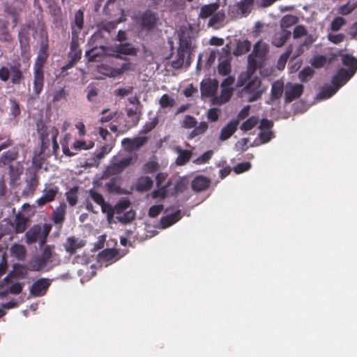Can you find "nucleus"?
I'll list each match as a JSON object with an SVG mask.
<instances>
[{
	"label": "nucleus",
	"instance_id": "nucleus-11",
	"mask_svg": "<svg viewBox=\"0 0 357 357\" xmlns=\"http://www.w3.org/2000/svg\"><path fill=\"white\" fill-rule=\"evenodd\" d=\"M304 86L301 84H289L287 85L284 92V102L289 103L298 98L303 93Z\"/></svg>",
	"mask_w": 357,
	"mask_h": 357
},
{
	"label": "nucleus",
	"instance_id": "nucleus-1",
	"mask_svg": "<svg viewBox=\"0 0 357 357\" xmlns=\"http://www.w3.org/2000/svg\"><path fill=\"white\" fill-rule=\"evenodd\" d=\"M269 51V46L266 43L258 41L253 47L252 52L248 56V68L245 73H241L240 83L242 84V78L245 79L250 77L258 68L264 66V61Z\"/></svg>",
	"mask_w": 357,
	"mask_h": 357
},
{
	"label": "nucleus",
	"instance_id": "nucleus-39",
	"mask_svg": "<svg viewBox=\"0 0 357 357\" xmlns=\"http://www.w3.org/2000/svg\"><path fill=\"white\" fill-rule=\"evenodd\" d=\"M117 52L126 55H136L137 49L130 43H124L117 47Z\"/></svg>",
	"mask_w": 357,
	"mask_h": 357
},
{
	"label": "nucleus",
	"instance_id": "nucleus-42",
	"mask_svg": "<svg viewBox=\"0 0 357 357\" xmlns=\"http://www.w3.org/2000/svg\"><path fill=\"white\" fill-rule=\"evenodd\" d=\"M208 123L205 121L201 122L197 126H195L194 129L190 132L188 135V139H192L195 137L204 134L208 129Z\"/></svg>",
	"mask_w": 357,
	"mask_h": 357
},
{
	"label": "nucleus",
	"instance_id": "nucleus-34",
	"mask_svg": "<svg viewBox=\"0 0 357 357\" xmlns=\"http://www.w3.org/2000/svg\"><path fill=\"white\" fill-rule=\"evenodd\" d=\"M27 269L24 265L15 264L13 266V270L5 278V280H7L8 277L11 278H24L27 275Z\"/></svg>",
	"mask_w": 357,
	"mask_h": 357
},
{
	"label": "nucleus",
	"instance_id": "nucleus-18",
	"mask_svg": "<svg viewBox=\"0 0 357 357\" xmlns=\"http://www.w3.org/2000/svg\"><path fill=\"white\" fill-rule=\"evenodd\" d=\"M173 151L178 154L175 160V163L178 166H183L186 165L192 156V151L184 150L180 146H175Z\"/></svg>",
	"mask_w": 357,
	"mask_h": 357
},
{
	"label": "nucleus",
	"instance_id": "nucleus-52",
	"mask_svg": "<svg viewBox=\"0 0 357 357\" xmlns=\"http://www.w3.org/2000/svg\"><path fill=\"white\" fill-rule=\"evenodd\" d=\"M130 206V202L128 199L125 198L121 200H120L119 202H117L114 207V211L116 214H121L126 211L127 208H128Z\"/></svg>",
	"mask_w": 357,
	"mask_h": 357
},
{
	"label": "nucleus",
	"instance_id": "nucleus-2",
	"mask_svg": "<svg viewBox=\"0 0 357 357\" xmlns=\"http://www.w3.org/2000/svg\"><path fill=\"white\" fill-rule=\"evenodd\" d=\"M132 20L139 31L147 34L153 32L158 27L160 19L158 13L151 9H146L133 16Z\"/></svg>",
	"mask_w": 357,
	"mask_h": 357
},
{
	"label": "nucleus",
	"instance_id": "nucleus-51",
	"mask_svg": "<svg viewBox=\"0 0 357 357\" xmlns=\"http://www.w3.org/2000/svg\"><path fill=\"white\" fill-rule=\"evenodd\" d=\"M159 104L161 108L173 107L176 104V101L174 98L165 93L160 98Z\"/></svg>",
	"mask_w": 357,
	"mask_h": 357
},
{
	"label": "nucleus",
	"instance_id": "nucleus-10",
	"mask_svg": "<svg viewBox=\"0 0 357 357\" xmlns=\"http://www.w3.org/2000/svg\"><path fill=\"white\" fill-rule=\"evenodd\" d=\"M178 47L189 52V57L192 54L194 47L192 46V32L190 30H181L178 34Z\"/></svg>",
	"mask_w": 357,
	"mask_h": 357
},
{
	"label": "nucleus",
	"instance_id": "nucleus-20",
	"mask_svg": "<svg viewBox=\"0 0 357 357\" xmlns=\"http://www.w3.org/2000/svg\"><path fill=\"white\" fill-rule=\"evenodd\" d=\"M284 91V83L281 80H277L272 84L271 90V96L269 100L266 101V103L271 104V102L279 100Z\"/></svg>",
	"mask_w": 357,
	"mask_h": 357
},
{
	"label": "nucleus",
	"instance_id": "nucleus-5",
	"mask_svg": "<svg viewBox=\"0 0 357 357\" xmlns=\"http://www.w3.org/2000/svg\"><path fill=\"white\" fill-rule=\"evenodd\" d=\"M132 162L131 156L124 157L121 159L114 158L109 165L103 172L102 178H107L112 176H116L123 172Z\"/></svg>",
	"mask_w": 357,
	"mask_h": 357
},
{
	"label": "nucleus",
	"instance_id": "nucleus-19",
	"mask_svg": "<svg viewBox=\"0 0 357 357\" xmlns=\"http://www.w3.org/2000/svg\"><path fill=\"white\" fill-rule=\"evenodd\" d=\"M238 124V119H234L230 121L225 126L222 128L219 137L220 140L225 141L228 139L236 131Z\"/></svg>",
	"mask_w": 357,
	"mask_h": 357
},
{
	"label": "nucleus",
	"instance_id": "nucleus-27",
	"mask_svg": "<svg viewBox=\"0 0 357 357\" xmlns=\"http://www.w3.org/2000/svg\"><path fill=\"white\" fill-rule=\"evenodd\" d=\"M11 79L13 84H20L24 78L23 73L21 70V64L17 62L10 67Z\"/></svg>",
	"mask_w": 357,
	"mask_h": 357
},
{
	"label": "nucleus",
	"instance_id": "nucleus-53",
	"mask_svg": "<svg viewBox=\"0 0 357 357\" xmlns=\"http://www.w3.org/2000/svg\"><path fill=\"white\" fill-rule=\"evenodd\" d=\"M94 146V142H89L87 144L84 140H75L73 144V149L75 151L88 150L92 149Z\"/></svg>",
	"mask_w": 357,
	"mask_h": 357
},
{
	"label": "nucleus",
	"instance_id": "nucleus-60",
	"mask_svg": "<svg viewBox=\"0 0 357 357\" xmlns=\"http://www.w3.org/2000/svg\"><path fill=\"white\" fill-rule=\"evenodd\" d=\"M196 119L191 115H186L181 123V126L183 128L190 129L193 128L197 125Z\"/></svg>",
	"mask_w": 357,
	"mask_h": 357
},
{
	"label": "nucleus",
	"instance_id": "nucleus-54",
	"mask_svg": "<svg viewBox=\"0 0 357 357\" xmlns=\"http://www.w3.org/2000/svg\"><path fill=\"white\" fill-rule=\"evenodd\" d=\"M47 58L45 56L38 54L33 66V72L44 73L43 67Z\"/></svg>",
	"mask_w": 357,
	"mask_h": 357
},
{
	"label": "nucleus",
	"instance_id": "nucleus-37",
	"mask_svg": "<svg viewBox=\"0 0 357 357\" xmlns=\"http://www.w3.org/2000/svg\"><path fill=\"white\" fill-rule=\"evenodd\" d=\"M298 22V17L293 15H285L280 21V27L282 31H287L286 29L289 28Z\"/></svg>",
	"mask_w": 357,
	"mask_h": 357
},
{
	"label": "nucleus",
	"instance_id": "nucleus-64",
	"mask_svg": "<svg viewBox=\"0 0 357 357\" xmlns=\"http://www.w3.org/2000/svg\"><path fill=\"white\" fill-rule=\"evenodd\" d=\"M89 195L91 199L97 204L100 206L101 204H104L105 199L103 196L100 193L96 191L95 190L90 189L89 190Z\"/></svg>",
	"mask_w": 357,
	"mask_h": 357
},
{
	"label": "nucleus",
	"instance_id": "nucleus-12",
	"mask_svg": "<svg viewBox=\"0 0 357 357\" xmlns=\"http://www.w3.org/2000/svg\"><path fill=\"white\" fill-rule=\"evenodd\" d=\"M39 185V177L36 172H30L26 180V186L22 194L24 197L32 196Z\"/></svg>",
	"mask_w": 357,
	"mask_h": 357
},
{
	"label": "nucleus",
	"instance_id": "nucleus-33",
	"mask_svg": "<svg viewBox=\"0 0 357 357\" xmlns=\"http://www.w3.org/2000/svg\"><path fill=\"white\" fill-rule=\"evenodd\" d=\"M233 88H222L220 95L215 96L214 101L218 105H222L227 102L233 95Z\"/></svg>",
	"mask_w": 357,
	"mask_h": 357
},
{
	"label": "nucleus",
	"instance_id": "nucleus-58",
	"mask_svg": "<svg viewBox=\"0 0 357 357\" xmlns=\"http://www.w3.org/2000/svg\"><path fill=\"white\" fill-rule=\"evenodd\" d=\"M31 270L34 271H40L43 270L47 266L46 262H43L40 257H38L36 259L33 260L31 264Z\"/></svg>",
	"mask_w": 357,
	"mask_h": 357
},
{
	"label": "nucleus",
	"instance_id": "nucleus-41",
	"mask_svg": "<svg viewBox=\"0 0 357 357\" xmlns=\"http://www.w3.org/2000/svg\"><path fill=\"white\" fill-rule=\"evenodd\" d=\"M54 246L47 245L45 246L41 255H40L42 261L43 262H52L53 261V256L54 255Z\"/></svg>",
	"mask_w": 357,
	"mask_h": 357
},
{
	"label": "nucleus",
	"instance_id": "nucleus-28",
	"mask_svg": "<svg viewBox=\"0 0 357 357\" xmlns=\"http://www.w3.org/2000/svg\"><path fill=\"white\" fill-rule=\"evenodd\" d=\"M84 28V11L81 9L77 10L75 13L74 21L71 24L72 32L76 31L79 33Z\"/></svg>",
	"mask_w": 357,
	"mask_h": 357
},
{
	"label": "nucleus",
	"instance_id": "nucleus-35",
	"mask_svg": "<svg viewBox=\"0 0 357 357\" xmlns=\"http://www.w3.org/2000/svg\"><path fill=\"white\" fill-rule=\"evenodd\" d=\"M290 36V31H282V33H276L273 39V44L276 47H282Z\"/></svg>",
	"mask_w": 357,
	"mask_h": 357
},
{
	"label": "nucleus",
	"instance_id": "nucleus-23",
	"mask_svg": "<svg viewBox=\"0 0 357 357\" xmlns=\"http://www.w3.org/2000/svg\"><path fill=\"white\" fill-rule=\"evenodd\" d=\"M29 218L19 212L15 217L14 231L16 234L23 233L27 228Z\"/></svg>",
	"mask_w": 357,
	"mask_h": 357
},
{
	"label": "nucleus",
	"instance_id": "nucleus-59",
	"mask_svg": "<svg viewBox=\"0 0 357 357\" xmlns=\"http://www.w3.org/2000/svg\"><path fill=\"white\" fill-rule=\"evenodd\" d=\"M49 50V44H48V37L47 35H45V38H43L40 43V49L38 52V54L45 56L47 57L49 56L48 53Z\"/></svg>",
	"mask_w": 357,
	"mask_h": 357
},
{
	"label": "nucleus",
	"instance_id": "nucleus-62",
	"mask_svg": "<svg viewBox=\"0 0 357 357\" xmlns=\"http://www.w3.org/2000/svg\"><path fill=\"white\" fill-rule=\"evenodd\" d=\"M10 116H13L14 118H16L21 113L20 108V104L17 101V100H15L14 98H10Z\"/></svg>",
	"mask_w": 357,
	"mask_h": 357
},
{
	"label": "nucleus",
	"instance_id": "nucleus-38",
	"mask_svg": "<svg viewBox=\"0 0 357 357\" xmlns=\"http://www.w3.org/2000/svg\"><path fill=\"white\" fill-rule=\"evenodd\" d=\"M71 138L70 133H66L61 140V145L63 153L66 156L73 157L76 155V153L70 151L69 149V142Z\"/></svg>",
	"mask_w": 357,
	"mask_h": 357
},
{
	"label": "nucleus",
	"instance_id": "nucleus-46",
	"mask_svg": "<svg viewBox=\"0 0 357 357\" xmlns=\"http://www.w3.org/2000/svg\"><path fill=\"white\" fill-rule=\"evenodd\" d=\"M356 7L357 2H351L349 1L347 3L338 8L337 13L343 15H347L352 13Z\"/></svg>",
	"mask_w": 357,
	"mask_h": 357
},
{
	"label": "nucleus",
	"instance_id": "nucleus-8",
	"mask_svg": "<svg viewBox=\"0 0 357 357\" xmlns=\"http://www.w3.org/2000/svg\"><path fill=\"white\" fill-rule=\"evenodd\" d=\"M19 155V149L17 146H13L8 151L3 153L0 157V167L9 165L10 177H14L13 167L10 165L13 161L16 160Z\"/></svg>",
	"mask_w": 357,
	"mask_h": 357
},
{
	"label": "nucleus",
	"instance_id": "nucleus-14",
	"mask_svg": "<svg viewBox=\"0 0 357 357\" xmlns=\"http://www.w3.org/2000/svg\"><path fill=\"white\" fill-rule=\"evenodd\" d=\"M218 82L215 79L204 80L201 83V94L202 97H213L217 91Z\"/></svg>",
	"mask_w": 357,
	"mask_h": 357
},
{
	"label": "nucleus",
	"instance_id": "nucleus-9",
	"mask_svg": "<svg viewBox=\"0 0 357 357\" xmlns=\"http://www.w3.org/2000/svg\"><path fill=\"white\" fill-rule=\"evenodd\" d=\"M52 280L48 278H40L30 287V294L34 297L44 296L51 284Z\"/></svg>",
	"mask_w": 357,
	"mask_h": 357
},
{
	"label": "nucleus",
	"instance_id": "nucleus-32",
	"mask_svg": "<svg viewBox=\"0 0 357 357\" xmlns=\"http://www.w3.org/2000/svg\"><path fill=\"white\" fill-rule=\"evenodd\" d=\"M342 63L349 67L347 70L353 75L357 71V59L350 54H345L342 57Z\"/></svg>",
	"mask_w": 357,
	"mask_h": 357
},
{
	"label": "nucleus",
	"instance_id": "nucleus-4",
	"mask_svg": "<svg viewBox=\"0 0 357 357\" xmlns=\"http://www.w3.org/2000/svg\"><path fill=\"white\" fill-rule=\"evenodd\" d=\"M52 228V225L50 223H45L43 226L34 225L25 233L26 243L31 245L38 241L40 246H43L46 243Z\"/></svg>",
	"mask_w": 357,
	"mask_h": 357
},
{
	"label": "nucleus",
	"instance_id": "nucleus-36",
	"mask_svg": "<svg viewBox=\"0 0 357 357\" xmlns=\"http://www.w3.org/2000/svg\"><path fill=\"white\" fill-rule=\"evenodd\" d=\"M78 190L79 188L77 186H74L66 192L67 202L70 206H75L77 204Z\"/></svg>",
	"mask_w": 357,
	"mask_h": 357
},
{
	"label": "nucleus",
	"instance_id": "nucleus-3",
	"mask_svg": "<svg viewBox=\"0 0 357 357\" xmlns=\"http://www.w3.org/2000/svg\"><path fill=\"white\" fill-rule=\"evenodd\" d=\"M252 75L247 79L244 77L242 78V82H243L242 84L240 83L241 74L238 80V85L239 86H244L243 91L248 95V101L249 102H255L261 98L262 94L266 89V87L262 85L261 81L258 77L255 76L252 78Z\"/></svg>",
	"mask_w": 357,
	"mask_h": 357
},
{
	"label": "nucleus",
	"instance_id": "nucleus-49",
	"mask_svg": "<svg viewBox=\"0 0 357 357\" xmlns=\"http://www.w3.org/2000/svg\"><path fill=\"white\" fill-rule=\"evenodd\" d=\"M314 74V70L309 66L305 67L298 73V78L303 82L309 81Z\"/></svg>",
	"mask_w": 357,
	"mask_h": 357
},
{
	"label": "nucleus",
	"instance_id": "nucleus-26",
	"mask_svg": "<svg viewBox=\"0 0 357 357\" xmlns=\"http://www.w3.org/2000/svg\"><path fill=\"white\" fill-rule=\"evenodd\" d=\"M10 255L18 261H24L26 256V249L24 245L14 243L10 248Z\"/></svg>",
	"mask_w": 357,
	"mask_h": 357
},
{
	"label": "nucleus",
	"instance_id": "nucleus-56",
	"mask_svg": "<svg viewBox=\"0 0 357 357\" xmlns=\"http://www.w3.org/2000/svg\"><path fill=\"white\" fill-rule=\"evenodd\" d=\"M225 15L224 12L218 11L215 12L208 20V26H213L217 24H219L224 21Z\"/></svg>",
	"mask_w": 357,
	"mask_h": 357
},
{
	"label": "nucleus",
	"instance_id": "nucleus-55",
	"mask_svg": "<svg viewBox=\"0 0 357 357\" xmlns=\"http://www.w3.org/2000/svg\"><path fill=\"white\" fill-rule=\"evenodd\" d=\"M338 90L339 88H337L336 86H326L320 92V96L322 98H329L333 96Z\"/></svg>",
	"mask_w": 357,
	"mask_h": 357
},
{
	"label": "nucleus",
	"instance_id": "nucleus-31",
	"mask_svg": "<svg viewBox=\"0 0 357 357\" xmlns=\"http://www.w3.org/2000/svg\"><path fill=\"white\" fill-rule=\"evenodd\" d=\"M152 186L153 181L149 176H142L138 179L135 185V190L143 192L149 190Z\"/></svg>",
	"mask_w": 357,
	"mask_h": 357
},
{
	"label": "nucleus",
	"instance_id": "nucleus-13",
	"mask_svg": "<svg viewBox=\"0 0 357 357\" xmlns=\"http://www.w3.org/2000/svg\"><path fill=\"white\" fill-rule=\"evenodd\" d=\"M148 141L146 136L137 137L133 139L124 138L122 140V145L129 151H133L139 149L144 146Z\"/></svg>",
	"mask_w": 357,
	"mask_h": 357
},
{
	"label": "nucleus",
	"instance_id": "nucleus-6",
	"mask_svg": "<svg viewBox=\"0 0 357 357\" xmlns=\"http://www.w3.org/2000/svg\"><path fill=\"white\" fill-rule=\"evenodd\" d=\"M59 191V188L53 184H45L40 197L36 199L38 206H43L45 204L55 200Z\"/></svg>",
	"mask_w": 357,
	"mask_h": 357
},
{
	"label": "nucleus",
	"instance_id": "nucleus-48",
	"mask_svg": "<svg viewBox=\"0 0 357 357\" xmlns=\"http://www.w3.org/2000/svg\"><path fill=\"white\" fill-rule=\"evenodd\" d=\"M136 213L133 210H130L123 213L121 215H118L116 218L118 221L123 224H128L135 218Z\"/></svg>",
	"mask_w": 357,
	"mask_h": 357
},
{
	"label": "nucleus",
	"instance_id": "nucleus-24",
	"mask_svg": "<svg viewBox=\"0 0 357 357\" xmlns=\"http://www.w3.org/2000/svg\"><path fill=\"white\" fill-rule=\"evenodd\" d=\"M181 218V211L177 210L176 212L162 216L160 218V223L163 229L167 228L178 222Z\"/></svg>",
	"mask_w": 357,
	"mask_h": 357
},
{
	"label": "nucleus",
	"instance_id": "nucleus-47",
	"mask_svg": "<svg viewBox=\"0 0 357 357\" xmlns=\"http://www.w3.org/2000/svg\"><path fill=\"white\" fill-rule=\"evenodd\" d=\"M259 123V118L255 116H252L248 118L245 121H244L241 126H240V129L243 131H248L252 129L254 127L257 126Z\"/></svg>",
	"mask_w": 357,
	"mask_h": 357
},
{
	"label": "nucleus",
	"instance_id": "nucleus-7",
	"mask_svg": "<svg viewBox=\"0 0 357 357\" xmlns=\"http://www.w3.org/2000/svg\"><path fill=\"white\" fill-rule=\"evenodd\" d=\"M66 213L67 204L64 202H60L59 205L51 213L50 220L59 229L63 227V225L66 221Z\"/></svg>",
	"mask_w": 357,
	"mask_h": 357
},
{
	"label": "nucleus",
	"instance_id": "nucleus-30",
	"mask_svg": "<svg viewBox=\"0 0 357 357\" xmlns=\"http://www.w3.org/2000/svg\"><path fill=\"white\" fill-rule=\"evenodd\" d=\"M44 86V73L33 72V93L38 96Z\"/></svg>",
	"mask_w": 357,
	"mask_h": 357
},
{
	"label": "nucleus",
	"instance_id": "nucleus-63",
	"mask_svg": "<svg viewBox=\"0 0 357 357\" xmlns=\"http://www.w3.org/2000/svg\"><path fill=\"white\" fill-rule=\"evenodd\" d=\"M37 132L40 136V140H44L45 139H49V132L47 131V127L43 123L38 122L36 124Z\"/></svg>",
	"mask_w": 357,
	"mask_h": 357
},
{
	"label": "nucleus",
	"instance_id": "nucleus-43",
	"mask_svg": "<svg viewBox=\"0 0 357 357\" xmlns=\"http://www.w3.org/2000/svg\"><path fill=\"white\" fill-rule=\"evenodd\" d=\"M29 29L23 27L21 28L18 33V38L21 48H26L29 47Z\"/></svg>",
	"mask_w": 357,
	"mask_h": 357
},
{
	"label": "nucleus",
	"instance_id": "nucleus-57",
	"mask_svg": "<svg viewBox=\"0 0 357 357\" xmlns=\"http://www.w3.org/2000/svg\"><path fill=\"white\" fill-rule=\"evenodd\" d=\"M346 20L342 17H335L331 23V29L333 31H339L344 24Z\"/></svg>",
	"mask_w": 357,
	"mask_h": 357
},
{
	"label": "nucleus",
	"instance_id": "nucleus-25",
	"mask_svg": "<svg viewBox=\"0 0 357 357\" xmlns=\"http://www.w3.org/2000/svg\"><path fill=\"white\" fill-rule=\"evenodd\" d=\"M127 66H128L127 63H123L121 66V68L116 69V68H111L107 65L102 64L99 68V72L106 76H108L110 77H116V76L121 75L123 70H127L128 69Z\"/></svg>",
	"mask_w": 357,
	"mask_h": 357
},
{
	"label": "nucleus",
	"instance_id": "nucleus-21",
	"mask_svg": "<svg viewBox=\"0 0 357 357\" xmlns=\"http://www.w3.org/2000/svg\"><path fill=\"white\" fill-rule=\"evenodd\" d=\"M121 177L116 176L112 177L107 183H105V188L109 193L118 195L123 194V191L121 188Z\"/></svg>",
	"mask_w": 357,
	"mask_h": 357
},
{
	"label": "nucleus",
	"instance_id": "nucleus-40",
	"mask_svg": "<svg viewBox=\"0 0 357 357\" xmlns=\"http://www.w3.org/2000/svg\"><path fill=\"white\" fill-rule=\"evenodd\" d=\"M251 48V43L248 40H244L243 41H239L237 43L236 48L234 52V54L235 56H241L243 55L250 51Z\"/></svg>",
	"mask_w": 357,
	"mask_h": 357
},
{
	"label": "nucleus",
	"instance_id": "nucleus-61",
	"mask_svg": "<svg viewBox=\"0 0 357 357\" xmlns=\"http://www.w3.org/2000/svg\"><path fill=\"white\" fill-rule=\"evenodd\" d=\"M86 56L88 58L89 61H98V58L102 56V52L99 51L98 48L94 47L89 51H86Z\"/></svg>",
	"mask_w": 357,
	"mask_h": 357
},
{
	"label": "nucleus",
	"instance_id": "nucleus-16",
	"mask_svg": "<svg viewBox=\"0 0 357 357\" xmlns=\"http://www.w3.org/2000/svg\"><path fill=\"white\" fill-rule=\"evenodd\" d=\"M211 183L210 178L203 175H198L192 181L191 188L196 192H203L210 187Z\"/></svg>",
	"mask_w": 357,
	"mask_h": 357
},
{
	"label": "nucleus",
	"instance_id": "nucleus-50",
	"mask_svg": "<svg viewBox=\"0 0 357 357\" xmlns=\"http://www.w3.org/2000/svg\"><path fill=\"white\" fill-rule=\"evenodd\" d=\"M126 114L129 118H134L132 120L134 125H137L139 121L140 116L142 114V107H135L133 108H128L126 109Z\"/></svg>",
	"mask_w": 357,
	"mask_h": 357
},
{
	"label": "nucleus",
	"instance_id": "nucleus-17",
	"mask_svg": "<svg viewBox=\"0 0 357 357\" xmlns=\"http://www.w3.org/2000/svg\"><path fill=\"white\" fill-rule=\"evenodd\" d=\"M84 245V241L74 236L67 238L66 243L63 244L66 251L70 255L75 254L77 249L81 248Z\"/></svg>",
	"mask_w": 357,
	"mask_h": 357
},
{
	"label": "nucleus",
	"instance_id": "nucleus-22",
	"mask_svg": "<svg viewBox=\"0 0 357 357\" xmlns=\"http://www.w3.org/2000/svg\"><path fill=\"white\" fill-rule=\"evenodd\" d=\"M188 54V58L186 63H188V64L191 62V56L189 57V52H186L185 50H183V49L178 47L177 49V54L176 56V59L173 60L172 61V66L174 69H180L182 68L184 63V60L185 55Z\"/></svg>",
	"mask_w": 357,
	"mask_h": 357
},
{
	"label": "nucleus",
	"instance_id": "nucleus-29",
	"mask_svg": "<svg viewBox=\"0 0 357 357\" xmlns=\"http://www.w3.org/2000/svg\"><path fill=\"white\" fill-rule=\"evenodd\" d=\"M220 5L218 3H212L204 5L201 7L199 17L202 19H206L211 17L213 14L218 10Z\"/></svg>",
	"mask_w": 357,
	"mask_h": 357
},
{
	"label": "nucleus",
	"instance_id": "nucleus-45",
	"mask_svg": "<svg viewBox=\"0 0 357 357\" xmlns=\"http://www.w3.org/2000/svg\"><path fill=\"white\" fill-rule=\"evenodd\" d=\"M253 3L254 0H241L238 2L237 7L243 15H246L250 13Z\"/></svg>",
	"mask_w": 357,
	"mask_h": 357
},
{
	"label": "nucleus",
	"instance_id": "nucleus-44",
	"mask_svg": "<svg viewBox=\"0 0 357 357\" xmlns=\"http://www.w3.org/2000/svg\"><path fill=\"white\" fill-rule=\"evenodd\" d=\"M231 70V61L228 59L221 61L218 66V73L222 76L228 75Z\"/></svg>",
	"mask_w": 357,
	"mask_h": 357
},
{
	"label": "nucleus",
	"instance_id": "nucleus-15",
	"mask_svg": "<svg viewBox=\"0 0 357 357\" xmlns=\"http://www.w3.org/2000/svg\"><path fill=\"white\" fill-rule=\"evenodd\" d=\"M354 75L349 73L347 69L340 68L336 75L332 77L331 82L333 85L336 86L337 88L342 87Z\"/></svg>",
	"mask_w": 357,
	"mask_h": 357
}]
</instances>
